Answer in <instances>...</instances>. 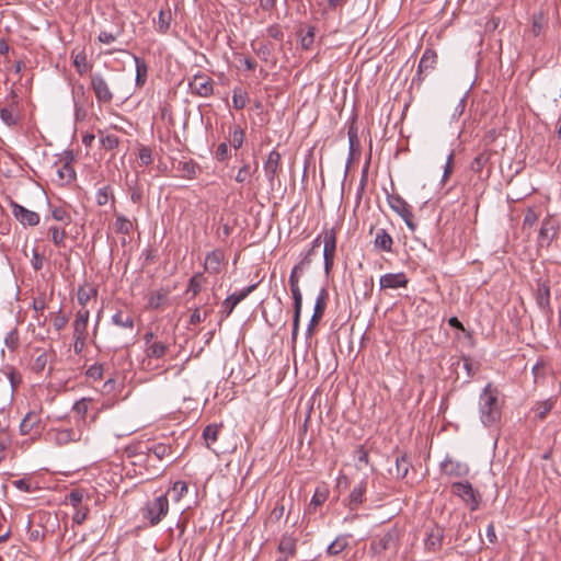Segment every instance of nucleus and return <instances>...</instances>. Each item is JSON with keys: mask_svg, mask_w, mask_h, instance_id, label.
<instances>
[{"mask_svg": "<svg viewBox=\"0 0 561 561\" xmlns=\"http://www.w3.org/2000/svg\"><path fill=\"white\" fill-rule=\"evenodd\" d=\"M480 420L484 426L495 425L501 420L502 400L499 390L488 383L479 397Z\"/></svg>", "mask_w": 561, "mask_h": 561, "instance_id": "nucleus-1", "label": "nucleus"}, {"mask_svg": "<svg viewBox=\"0 0 561 561\" xmlns=\"http://www.w3.org/2000/svg\"><path fill=\"white\" fill-rule=\"evenodd\" d=\"M49 438L58 446H65L70 443H77L82 439L83 431L79 424L76 427H56L48 432Z\"/></svg>", "mask_w": 561, "mask_h": 561, "instance_id": "nucleus-2", "label": "nucleus"}, {"mask_svg": "<svg viewBox=\"0 0 561 561\" xmlns=\"http://www.w3.org/2000/svg\"><path fill=\"white\" fill-rule=\"evenodd\" d=\"M321 243H323V260H324V272L327 275L330 274L335 257L336 251V231L334 228L324 230L322 234H320Z\"/></svg>", "mask_w": 561, "mask_h": 561, "instance_id": "nucleus-3", "label": "nucleus"}, {"mask_svg": "<svg viewBox=\"0 0 561 561\" xmlns=\"http://www.w3.org/2000/svg\"><path fill=\"white\" fill-rule=\"evenodd\" d=\"M390 208L397 213L407 224V226L413 231L415 230V224L413 222V213L410 205L399 195H388L387 197Z\"/></svg>", "mask_w": 561, "mask_h": 561, "instance_id": "nucleus-4", "label": "nucleus"}, {"mask_svg": "<svg viewBox=\"0 0 561 561\" xmlns=\"http://www.w3.org/2000/svg\"><path fill=\"white\" fill-rule=\"evenodd\" d=\"M398 530L392 528L383 534L374 537L370 543V549L374 553H381L386 550L397 548Z\"/></svg>", "mask_w": 561, "mask_h": 561, "instance_id": "nucleus-5", "label": "nucleus"}, {"mask_svg": "<svg viewBox=\"0 0 561 561\" xmlns=\"http://www.w3.org/2000/svg\"><path fill=\"white\" fill-rule=\"evenodd\" d=\"M451 492L454 495L460 497L463 502L470 505V510L474 511L479 506V500L472 485L469 482H455L451 484Z\"/></svg>", "mask_w": 561, "mask_h": 561, "instance_id": "nucleus-6", "label": "nucleus"}, {"mask_svg": "<svg viewBox=\"0 0 561 561\" xmlns=\"http://www.w3.org/2000/svg\"><path fill=\"white\" fill-rule=\"evenodd\" d=\"M91 88L95 94L98 102L104 104L112 102L113 93L110 89L108 83L102 75L94 73L91 76Z\"/></svg>", "mask_w": 561, "mask_h": 561, "instance_id": "nucleus-7", "label": "nucleus"}, {"mask_svg": "<svg viewBox=\"0 0 561 561\" xmlns=\"http://www.w3.org/2000/svg\"><path fill=\"white\" fill-rule=\"evenodd\" d=\"M169 511V502L165 495L154 499L147 507V517L151 525H157L167 515Z\"/></svg>", "mask_w": 561, "mask_h": 561, "instance_id": "nucleus-8", "label": "nucleus"}, {"mask_svg": "<svg viewBox=\"0 0 561 561\" xmlns=\"http://www.w3.org/2000/svg\"><path fill=\"white\" fill-rule=\"evenodd\" d=\"M306 268H308V261L299 262L293 267L290 272L288 282L294 299V305H302V294L299 287V279Z\"/></svg>", "mask_w": 561, "mask_h": 561, "instance_id": "nucleus-9", "label": "nucleus"}, {"mask_svg": "<svg viewBox=\"0 0 561 561\" xmlns=\"http://www.w3.org/2000/svg\"><path fill=\"white\" fill-rule=\"evenodd\" d=\"M282 156L277 150H272L266 160L263 163V170L264 174L271 184V186H274V182L278 176V173L282 170Z\"/></svg>", "mask_w": 561, "mask_h": 561, "instance_id": "nucleus-10", "label": "nucleus"}, {"mask_svg": "<svg viewBox=\"0 0 561 561\" xmlns=\"http://www.w3.org/2000/svg\"><path fill=\"white\" fill-rule=\"evenodd\" d=\"M10 206L12 208V213L14 217L23 225V226H37L39 224V215L33 210L25 208L24 206L18 204L14 201H10Z\"/></svg>", "mask_w": 561, "mask_h": 561, "instance_id": "nucleus-11", "label": "nucleus"}, {"mask_svg": "<svg viewBox=\"0 0 561 561\" xmlns=\"http://www.w3.org/2000/svg\"><path fill=\"white\" fill-rule=\"evenodd\" d=\"M256 285H250L238 293L229 295L222 302V312L225 317L231 314L238 304L245 299L254 289Z\"/></svg>", "mask_w": 561, "mask_h": 561, "instance_id": "nucleus-12", "label": "nucleus"}, {"mask_svg": "<svg viewBox=\"0 0 561 561\" xmlns=\"http://www.w3.org/2000/svg\"><path fill=\"white\" fill-rule=\"evenodd\" d=\"M409 279L403 272L400 273H387L379 279L381 289H397L407 287Z\"/></svg>", "mask_w": 561, "mask_h": 561, "instance_id": "nucleus-13", "label": "nucleus"}, {"mask_svg": "<svg viewBox=\"0 0 561 561\" xmlns=\"http://www.w3.org/2000/svg\"><path fill=\"white\" fill-rule=\"evenodd\" d=\"M327 296H328V294H327L325 289H322L316 299L313 314H312V317L310 319V323L307 328L308 335H311L313 333V328L319 323V321L321 320V318L324 313V310L327 307Z\"/></svg>", "mask_w": 561, "mask_h": 561, "instance_id": "nucleus-14", "label": "nucleus"}, {"mask_svg": "<svg viewBox=\"0 0 561 561\" xmlns=\"http://www.w3.org/2000/svg\"><path fill=\"white\" fill-rule=\"evenodd\" d=\"M548 283V280L538 282L537 289L535 291L536 304L539 307V309L545 313L551 312L550 287Z\"/></svg>", "mask_w": 561, "mask_h": 561, "instance_id": "nucleus-15", "label": "nucleus"}, {"mask_svg": "<svg viewBox=\"0 0 561 561\" xmlns=\"http://www.w3.org/2000/svg\"><path fill=\"white\" fill-rule=\"evenodd\" d=\"M557 397L551 396L545 400L534 402L531 411L534 412V421L546 420L549 412L556 407Z\"/></svg>", "mask_w": 561, "mask_h": 561, "instance_id": "nucleus-16", "label": "nucleus"}, {"mask_svg": "<svg viewBox=\"0 0 561 561\" xmlns=\"http://www.w3.org/2000/svg\"><path fill=\"white\" fill-rule=\"evenodd\" d=\"M548 15L543 11L534 13L531 21V33L534 37L538 38L539 42L545 41L546 32L548 30Z\"/></svg>", "mask_w": 561, "mask_h": 561, "instance_id": "nucleus-17", "label": "nucleus"}, {"mask_svg": "<svg viewBox=\"0 0 561 561\" xmlns=\"http://www.w3.org/2000/svg\"><path fill=\"white\" fill-rule=\"evenodd\" d=\"M192 91L199 96L206 98L213 93V80L206 76H195L190 83Z\"/></svg>", "mask_w": 561, "mask_h": 561, "instance_id": "nucleus-18", "label": "nucleus"}, {"mask_svg": "<svg viewBox=\"0 0 561 561\" xmlns=\"http://www.w3.org/2000/svg\"><path fill=\"white\" fill-rule=\"evenodd\" d=\"M442 470L445 474L450 477H465L469 472V467L461 461L446 458L442 462Z\"/></svg>", "mask_w": 561, "mask_h": 561, "instance_id": "nucleus-19", "label": "nucleus"}, {"mask_svg": "<svg viewBox=\"0 0 561 561\" xmlns=\"http://www.w3.org/2000/svg\"><path fill=\"white\" fill-rule=\"evenodd\" d=\"M535 386L543 385L546 380L552 379L551 367L545 359L538 360L531 368Z\"/></svg>", "mask_w": 561, "mask_h": 561, "instance_id": "nucleus-20", "label": "nucleus"}, {"mask_svg": "<svg viewBox=\"0 0 561 561\" xmlns=\"http://www.w3.org/2000/svg\"><path fill=\"white\" fill-rule=\"evenodd\" d=\"M444 538V530L438 527H432L427 534L424 541L425 549L431 552H435L440 549L442 542Z\"/></svg>", "mask_w": 561, "mask_h": 561, "instance_id": "nucleus-21", "label": "nucleus"}, {"mask_svg": "<svg viewBox=\"0 0 561 561\" xmlns=\"http://www.w3.org/2000/svg\"><path fill=\"white\" fill-rule=\"evenodd\" d=\"M556 222L552 219L546 218L540 227L538 234L539 247H548L556 234Z\"/></svg>", "mask_w": 561, "mask_h": 561, "instance_id": "nucleus-22", "label": "nucleus"}, {"mask_svg": "<svg viewBox=\"0 0 561 561\" xmlns=\"http://www.w3.org/2000/svg\"><path fill=\"white\" fill-rule=\"evenodd\" d=\"M41 424V415L35 411L28 412L20 423V433L22 435L31 434L38 431Z\"/></svg>", "mask_w": 561, "mask_h": 561, "instance_id": "nucleus-23", "label": "nucleus"}, {"mask_svg": "<svg viewBox=\"0 0 561 561\" xmlns=\"http://www.w3.org/2000/svg\"><path fill=\"white\" fill-rule=\"evenodd\" d=\"M89 318H90V311L87 308H82L77 311L76 319L73 321V335L88 336Z\"/></svg>", "mask_w": 561, "mask_h": 561, "instance_id": "nucleus-24", "label": "nucleus"}, {"mask_svg": "<svg viewBox=\"0 0 561 561\" xmlns=\"http://www.w3.org/2000/svg\"><path fill=\"white\" fill-rule=\"evenodd\" d=\"M172 20V11L170 5L167 3L165 7L159 11L156 30L161 34H165L170 30Z\"/></svg>", "mask_w": 561, "mask_h": 561, "instance_id": "nucleus-25", "label": "nucleus"}, {"mask_svg": "<svg viewBox=\"0 0 561 561\" xmlns=\"http://www.w3.org/2000/svg\"><path fill=\"white\" fill-rule=\"evenodd\" d=\"M224 260V253L220 250H214L206 255L205 271L211 274H217L220 271V265Z\"/></svg>", "mask_w": 561, "mask_h": 561, "instance_id": "nucleus-26", "label": "nucleus"}, {"mask_svg": "<svg viewBox=\"0 0 561 561\" xmlns=\"http://www.w3.org/2000/svg\"><path fill=\"white\" fill-rule=\"evenodd\" d=\"M374 244L380 251L391 252L392 245H393V239L386 231V229L379 228L376 230Z\"/></svg>", "mask_w": 561, "mask_h": 561, "instance_id": "nucleus-27", "label": "nucleus"}, {"mask_svg": "<svg viewBox=\"0 0 561 561\" xmlns=\"http://www.w3.org/2000/svg\"><path fill=\"white\" fill-rule=\"evenodd\" d=\"M366 481H360L357 485L353 488L348 495V503L351 510H355L358 507L359 504H362L364 494L366 492Z\"/></svg>", "mask_w": 561, "mask_h": 561, "instance_id": "nucleus-28", "label": "nucleus"}, {"mask_svg": "<svg viewBox=\"0 0 561 561\" xmlns=\"http://www.w3.org/2000/svg\"><path fill=\"white\" fill-rule=\"evenodd\" d=\"M169 347V343L157 341L145 347V354L148 358H162L167 354Z\"/></svg>", "mask_w": 561, "mask_h": 561, "instance_id": "nucleus-29", "label": "nucleus"}, {"mask_svg": "<svg viewBox=\"0 0 561 561\" xmlns=\"http://www.w3.org/2000/svg\"><path fill=\"white\" fill-rule=\"evenodd\" d=\"M437 55L433 49H425L417 67V75L432 70L435 67Z\"/></svg>", "mask_w": 561, "mask_h": 561, "instance_id": "nucleus-30", "label": "nucleus"}, {"mask_svg": "<svg viewBox=\"0 0 561 561\" xmlns=\"http://www.w3.org/2000/svg\"><path fill=\"white\" fill-rule=\"evenodd\" d=\"M56 172L60 184H68L76 179L75 169L68 161L58 167Z\"/></svg>", "mask_w": 561, "mask_h": 561, "instance_id": "nucleus-31", "label": "nucleus"}, {"mask_svg": "<svg viewBox=\"0 0 561 561\" xmlns=\"http://www.w3.org/2000/svg\"><path fill=\"white\" fill-rule=\"evenodd\" d=\"M0 119L7 125V126H15L19 123L20 115L18 111H15L13 107H1L0 108Z\"/></svg>", "mask_w": 561, "mask_h": 561, "instance_id": "nucleus-32", "label": "nucleus"}, {"mask_svg": "<svg viewBox=\"0 0 561 561\" xmlns=\"http://www.w3.org/2000/svg\"><path fill=\"white\" fill-rule=\"evenodd\" d=\"M136 65V83L137 85H144L147 79L148 67L144 59L134 56Z\"/></svg>", "mask_w": 561, "mask_h": 561, "instance_id": "nucleus-33", "label": "nucleus"}, {"mask_svg": "<svg viewBox=\"0 0 561 561\" xmlns=\"http://www.w3.org/2000/svg\"><path fill=\"white\" fill-rule=\"evenodd\" d=\"M204 283H205V278L202 273H197V274L193 275L190 278L186 293L192 294V297L197 296L201 293Z\"/></svg>", "mask_w": 561, "mask_h": 561, "instance_id": "nucleus-34", "label": "nucleus"}, {"mask_svg": "<svg viewBox=\"0 0 561 561\" xmlns=\"http://www.w3.org/2000/svg\"><path fill=\"white\" fill-rule=\"evenodd\" d=\"M90 402L91 400L88 398H82L75 402L72 411L80 417L77 424L80 425L81 423H84V419L88 413Z\"/></svg>", "mask_w": 561, "mask_h": 561, "instance_id": "nucleus-35", "label": "nucleus"}, {"mask_svg": "<svg viewBox=\"0 0 561 561\" xmlns=\"http://www.w3.org/2000/svg\"><path fill=\"white\" fill-rule=\"evenodd\" d=\"M219 431H220V426H218L216 424L207 425L204 428L203 437H204L205 443H206L208 448H210L211 445L217 442Z\"/></svg>", "mask_w": 561, "mask_h": 561, "instance_id": "nucleus-36", "label": "nucleus"}, {"mask_svg": "<svg viewBox=\"0 0 561 561\" xmlns=\"http://www.w3.org/2000/svg\"><path fill=\"white\" fill-rule=\"evenodd\" d=\"M112 321L114 324L125 328V329H134V318L130 314H125L122 311L116 312L112 317Z\"/></svg>", "mask_w": 561, "mask_h": 561, "instance_id": "nucleus-37", "label": "nucleus"}, {"mask_svg": "<svg viewBox=\"0 0 561 561\" xmlns=\"http://www.w3.org/2000/svg\"><path fill=\"white\" fill-rule=\"evenodd\" d=\"M169 290H157L153 291L148 299V306L152 309H158L167 299Z\"/></svg>", "mask_w": 561, "mask_h": 561, "instance_id": "nucleus-38", "label": "nucleus"}, {"mask_svg": "<svg viewBox=\"0 0 561 561\" xmlns=\"http://www.w3.org/2000/svg\"><path fill=\"white\" fill-rule=\"evenodd\" d=\"M49 233H50L53 243L57 248L66 247L65 240H66L67 233H66L65 229L54 226V227L49 228Z\"/></svg>", "mask_w": 561, "mask_h": 561, "instance_id": "nucleus-39", "label": "nucleus"}, {"mask_svg": "<svg viewBox=\"0 0 561 561\" xmlns=\"http://www.w3.org/2000/svg\"><path fill=\"white\" fill-rule=\"evenodd\" d=\"M179 171H181L182 176L185 179H194L197 174V164L193 161H184L179 163Z\"/></svg>", "mask_w": 561, "mask_h": 561, "instance_id": "nucleus-40", "label": "nucleus"}, {"mask_svg": "<svg viewBox=\"0 0 561 561\" xmlns=\"http://www.w3.org/2000/svg\"><path fill=\"white\" fill-rule=\"evenodd\" d=\"M159 460L164 459L171 454V446L164 443L153 444L149 449Z\"/></svg>", "mask_w": 561, "mask_h": 561, "instance_id": "nucleus-41", "label": "nucleus"}, {"mask_svg": "<svg viewBox=\"0 0 561 561\" xmlns=\"http://www.w3.org/2000/svg\"><path fill=\"white\" fill-rule=\"evenodd\" d=\"M115 229L118 233L128 234L133 230V222L123 215H116Z\"/></svg>", "mask_w": 561, "mask_h": 561, "instance_id": "nucleus-42", "label": "nucleus"}, {"mask_svg": "<svg viewBox=\"0 0 561 561\" xmlns=\"http://www.w3.org/2000/svg\"><path fill=\"white\" fill-rule=\"evenodd\" d=\"M278 550L286 556H294L296 552V540L291 537H283Z\"/></svg>", "mask_w": 561, "mask_h": 561, "instance_id": "nucleus-43", "label": "nucleus"}, {"mask_svg": "<svg viewBox=\"0 0 561 561\" xmlns=\"http://www.w3.org/2000/svg\"><path fill=\"white\" fill-rule=\"evenodd\" d=\"M328 497L325 490L317 489L308 506L309 512H314L318 506L322 505Z\"/></svg>", "mask_w": 561, "mask_h": 561, "instance_id": "nucleus-44", "label": "nucleus"}, {"mask_svg": "<svg viewBox=\"0 0 561 561\" xmlns=\"http://www.w3.org/2000/svg\"><path fill=\"white\" fill-rule=\"evenodd\" d=\"M230 136H231V138H230L231 146L234 149H239L244 142V138H245L244 130L241 127L236 126L231 130Z\"/></svg>", "mask_w": 561, "mask_h": 561, "instance_id": "nucleus-45", "label": "nucleus"}, {"mask_svg": "<svg viewBox=\"0 0 561 561\" xmlns=\"http://www.w3.org/2000/svg\"><path fill=\"white\" fill-rule=\"evenodd\" d=\"M321 236H318L312 242H311V247L310 249L305 253V255L302 256V259L300 260V262H305V261H308V266L311 264L312 262V256L316 255L318 253V250L321 245Z\"/></svg>", "mask_w": 561, "mask_h": 561, "instance_id": "nucleus-46", "label": "nucleus"}, {"mask_svg": "<svg viewBox=\"0 0 561 561\" xmlns=\"http://www.w3.org/2000/svg\"><path fill=\"white\" fill-rule=\"evenodd\" d=\"M78 302L85 308L87 304L91 299V297L96 296V289L95 288H89L85 289L83 287L79 288L78 290Z\"/></svg>", "mask_w": 561, "mask_h": 561, "instance_id": "nucleus-47", "label": "nucleus"}, {"mask_svg": "<svg viewBox=\"0 0 561 561\" xmlns=\"http://www.w3.org/2000/svg\"><path fill=\"white\" fill-rule=\"evenodd\" d=\"M171 492L174 501H180L188 492V486L183 481H176L173 484Z\"/></svg>", "mask_w": 561, "mask_h": 561, "instance_id": "nucleus-48", "label": "nucleus"}, {"mask_svg": "<svg viewBox=\"0 0 561 561\" xmlns=\"http://www.w3.org/2000/svg\"><path fill=\"white\" fill-rule=\"evenodd\" d=\"M73 65L80 75H83L87 72L89 67H88L87 56L83 51L78 53L73 57Z\"/></svg>", "mask_w": 561, "mask_h": 561, "instance_id": "nucleus-49", "label": "nucleus"}, {"mask_svg": "<svg viewBox=\"0 0 561 561\" xmlns=\"http://www.w3.org/2000/svg\"><path fill=\"white\" fill-rule=\"evenodd\" d=\"M409 461L408 459L402 456L400 458H397L396 460V474L398 478H405V476L408 474L409 472Z\"/></svg>", "mask_w": 561, "mask_h": 561, "instance_id": "nucleus-50", "label": "nucleus"}, {"mask_svg": "<svg viewBox=\"0 0 561 561\" xmlns=\"http://www.w3.org/2000/svg\"><path fill=\"white\" fill-rule=\"evenodd\" d=\"M248 102L247 93L242 92L241 90H234L232 95V104L233 107L237 110H242L245 107Z\"/></svg>", "mask_w": 561, "mask_h": 561, "instance_id": "nucleus-51", "label": "nucleus"}, {"mask_svg": "<svg viewBox=\"0 0 561 561\" xmlns=\"http://www.w3.org/2000/svg\"><path fill=\"white\" fill-rule=\"evenodd\" d=\"M302 305H294L293 331L291 337L295 340L299 331L300 314Z\"/></svg>", "mask_w": 561, "mask_h": 561, "instance_id": "nucleus-52", "label": "nucleus"}, {"mask_svg": "<svg viewBox=\"0 0 561 561\" xmlns=\"http://www.w3.org/2000/svg\"><path fill=\"white\" fill-rule=\"evenodd\" d=\"M101 144L104 149L113 150L119 145V139L115 135H105L101 137Z\"/></svg>", "mask_w": 561, "mask_h": 561, "instance_id": "nucleus-53", "label": "nucleus"}, {"mask_svg": "<svg viewBox=\"0 0 561 561\" xmlns=\"http://www.w3.org/2000/svg\"><path fill=\"white\" fill-rule=\"evenodd\" d=\"M110 196H111V187L110 186H104V187L99 188L95 194L96 204L100 206L107 204Z\"/></svg>", "mask_w": 561, "mask_h": 561, "instance_id": "nucleus-54", "label": "nucleus"}, {"mask_svg": "<svg viewBox=\"0 0 561 561\" xmlns=\"http://www.w3.org/2000/svg\"><path fill=\"white\" fill-rule=\"evenodd\" d=\"M85 375L88 378H90L92 380H100L103 377V365L94 364V365L90 366L87 369Z\"/></svg>", "mask_w": 561, "mask_h": 561, "instance_id": "nucleus-55", "label": "nucleus"}, {"mask_svg": "<svg viewBox=\"0 0 561 561\" xmlns=\"http://www.w3.org/2000/svg\"><path fill=\"white\" fill-rule=\"evenodd\" d=\"M488 160L489 157L485 153L478 154L471 163V170L477 173H480L485 163L488 162Z\"/></svg>", "mask_w": 561, "mask_h": 561, "instance_id": "nucleus-56", "label": "nucleus"}, {"mask_svg": "<svg viewBox=\"0 0 561 561\" xmlns=\"http://www.w3.org/2000/svg\"><path fill=\"white\" fill-rule=\"evenodd\" d=\"M345 547H346V543L344 540L336 539L331 545H329L327 551L330 556H336L341 551H343Z\"/></svg>", "mask_w": 561, "mask_h": 561, "instance_id": "nucleus-57", "label": "nucleus"}, {"mask_svg": "<svg viewBox=\"0 0 561 561\" xmlns=\"http://www.w3.org/2000/svg\"><path fill=\"white\" fill-rule=\"evenodd\" d=\"M250 178V164L245 163L243 167H241L236 175V181L238 183H244Z\"/></svg>", "mask_w": 561, "mask_h": 561, "instance_id": "nucleus-58", "label": "nucleus"}, {"mask_svg": "<svg viewBox=\"0 0 561 561\" xmlns=\"http://www.w3.org/2000/svg\"><path fill=\"white\" fill-rule=\"evenodd\" d=\"M210 313L209 310H206L203 314L201 313V310L198 308H196L192 314H191V318H190V323L191 324H197L202 321H204L208 314Z\"/></svg>", "mask_w": 561, "mask_h": 561, "instance_id": "nucleus-59", "label": "nucleus"}, {"mask_svg": "<svg viewBox=\"0 0 561 561\" xmlns=\"http://www.w3.org/2000/svg\"><path fill=\"white\" fill-rule=\"evenodd\" d=\"M139 159L142 164L149 165L152 162V152L148 147H142L139 150Z\"/></svg>", "mask_w": 561, "mask_h": 561, "instance_id": "nucleus-60", "label": "nucleus"}, {"mask_svg": "<svg viewBox=\"0 0 561 561\" xmlns=\"http://www.w3.org/2000/svg\"><path fill=\"white\" fill-rule=\"evenodd\" d=\"M87 515H88L87 508L77 507V510L72 516V522L78 525H81L87 519Z\"/></svg>", "mask_w": 561, "mask_h": 561, "instance_id": "nucleus-61", "label": "nucleus"}, {"mask_svg": "<svg viewBox=\"0 0 561 561\" xmlns=\"http://www.w3.org/2000/svg\"><path fill=\"white\" fill-rule=\"evenodd\" d=\"M454 152H450L447 157V161L444 168L443 182H446L449 175L453 173Z\"/></svg>", "mask_w": 561, "mask_h": 561, "instance_id": "nucleus-62", "label": "nucleus"}, {"mask_svg": "<svg viewBox=\"0 0 561 561\" xmlns=\"http://www.w3.org/2000/svg\"><path fill=\"white\" fill-rule=\"evenodd\" d=\"M73 351L76 354H80L85 345L87 336L85 335H73Z\"/></svg>", "mask_w": 561, "mask_h": 561, "instance_id": "nucleus-63", "label": "nucleus"}, {"mask_svg": "<svg viewBox=\"0 0 561 561\" xmlns=\"http://www.w3.org/2000/svg\"><path fill=\"white\" fill-rule=\"evenodd\" d=\"M216 158L219 161H224L228 158V145L227 142H221L216 150Z\"/></svg>", "mask_w": 561, "mask_h": 561, "instance_id": "nucleus-64", "label": "nucleus"}]
</instances>
